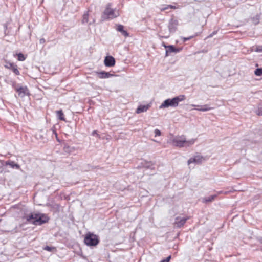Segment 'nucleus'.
Returning a JSON list of instances; mask_svg holds the SVG:
<instances>
[{"instance_id":"nucleus-24","label":"nucleus","mask_w":262,"mask_h":262,"mask_svg":"<svg viewBox=\"0 0 262 262\" xmlns=\"http://www.w3.org/2000/svg\"><path fill=\"white\" fill-rule=\"evenodd\" d=\"M254 74L258 76H260L262 75V68H257L254 71Z\"/></svg>"},{"instance_id":"nucleus-34","label":"nucleus","mask_w":262,"mask_h":262,"mask_svg":"<svg viewBox=\"0 0 262 262\" xmlns=\"http://www.w3.org/2000/svg\"><path fill=\"white\" fill-rule=\"evenodd\" d=\"M227 193H228L227 192H223V191H220L217 192V195L220 194H222V193L227 194Z\"/></svg>"},{"instance_id":"nucleus-7","label":"nucleus","mask_w":262,"mask_h":262,"mask_svg":"<svg viewBox=\"0 0 262 262\" xmlns=\"http://www.w3.org/2000/svg\"><path fill=\"white\" fill-rule=\"evenodd\" d=\"M104 63L106 67H113L115 64V59L112 56H107L105 57Z\"/></svg>"},{"instance_id":"nucleus-23","label":"nucleus","mask_w":262,"mask_h":262,"mask_svg":"<svg viewBox=\"0 0 262 262\" xmlns=\"http://www.w3.org/2000/svg\"><path fill=\"white\" fill-rule=\"evenodd\" d=\"M144 167L145 168H147V169H154V167L153 166V164H152V163L151 162L146 163L145 164V165L144 166Z\"/></svg>"},{"instance_id":"nucleus-21","label":"nucleus","mask_w":262,"mask_h":262,"mask_svg":"<svg viewBox=\"0 0 262 262\" xmlns=\"http://www.w3.org/2000/svg\"><path fill=\"white\" fill-rule=\"evenodd\" d=\"M43 249L49 252H55L56 251V249L55 247L46 246V247L43 248Z\"/></svg>"},{"instance_id":"nucleus-8","label":"nucleus","mask_w":262,"mask_h":262,"mask_svg":"<svg viewBox=\"0 0 262 262\" xmlns=\"http://www.w3.org/2000/svg\"><path fill=\"white\" fill-rule=\"evenodd\" d=\"M95 73L98 76V77L100 79H105L108 78L110 77L114 76L115 75L111 74L109 72H107L105 71H95Z\"/></svg>"},{"instance_id":"nucleus-6","label":"nucleus","mask_w":262,"mask_h":262,"mask_svg":"<svg viewBox=\"0 0 262 262\" xmlns=\"http://www.w3.org/2000/svg\"><path fill=\"white\" fill-rule=\"evenodd\" d=\"M205 160V158L200 155H196L193 158H190L187 163L189 165L191 163H194L196 164H201L203 161Z\"/></svg>"},{"instance_id":"nucleus-17","label":"nucleus","mask_w":262,"mask_h":262,"mask_svg":"<svg viewBox=\"0 0 262 262\" xmlns=\"http://www.w3.org/2000/svg\"><path fill=\"white\" fill-rule=\"evenodd\" d=\"M27 89L26 87H20L17 89V91L19 95H20L21 97H24L26 93V91Z\"/></svg>"},{"instance_id":"nucleus-31","label":"nucleus","mask_w":262,"mask_h":262,"mask_svg":"<svg viewBox=\"0 0 262 262\" xmlns=\"http://www.w3.org/2000/svg\"><path fill=\"white\" fill-rule=\"evenodd\" d=\"M171 259V256H168L166 258L161 260L160 262H169Z\"/></svg>"},{"instance_id":"nucleus-1","label":"nucleus","mask_w":262,"mask_h":262,"mask_svg":"<svg viewBox=\"0 0 262 262\" xmlns=\"http://www.w3.org/2000/svg\"><path fill=\"white\" fill-rule=\"evenodd\" d=\"M186 96L180 95L172 99H167L164 100L159 106L160 109L167 108L169 107H177L179 103L185 100Z\"/></svg>"},{"instance_id":"nucleus-20","label":"nucleus","mask_w":262,"mask_h":262,"mask_svg":"<svg viewBox=\"0 0 262 262\" xmlns=\"http://www.w3.org/2000/svg\"><path fill=\"white\" fill-rule=\"evenodd\" d=\"M6 165L10 166L12 168H15L16 169H18L19 168V166L18 164L15 163L13 161H8L6 162Z\"/></svg>"},{"instance_id":"nucleus-35","label":"nucleus","mask_w":262,"mask_h":262,"mask_svg":"<svg viewBox=\"0 0 262 262\" xmlns=\"http://www.w3.org/2000/svg\"><path fill=\"white\" fill-rule=\"evenodd\" d=\"M92 135L93 136H95V135H97V136H98V134H97L96 130H94L93 132H92Z\"/></svg>"},{"instance_id":"nucleus-39","label":"nucleus","mask_w":262,"mask_h":262,"mask_svg":"<svg viewBox=\"0 0 262 262\" xmlns=\"http://www.w3.org/2000/svg\"><path fill=\"white\" fill-rule=\"evenodd\" d=\"M189 40V38H184V41H186V40Z\"/></svg>"},{"instance_id":"nucleus-36","label":"nucleus","mask_w":262,"mask_h":262,"mask_svg":"<svg viewBox=\"0 0 262 262\" xmlns=\"http://www.w3.org/2000/svg\"><path fill=\"white\" fill-rule=\"evenodd\" d=\"M40 43H43L45 42V39L44 38H41L39 40Z\"/></svg>"},{"instance_id":"nucleus-13","label":"nucleus","mask_w":262,"mask_h":262,"mask_svg":"<svg viewBox=\"0 0 262 262\" xmlns=\"http://www.w3.org/2000/svg\"><path fill=\"white\" fill-rule=\"evenodd\" d=\"M150 107V104L147 105H140L137 108L136 112L137 114H140L142 112H145Z\"/></svg>"},{"instance_id":"nucleus-2","label":"nucleus","mask_w":262,"mask_h":262,"mask_svg":"<svg viewBox=\"0 0 262 262\" xmlns=\"http://www.w3.org/2000/svg\"><path fill=\"white\" fill-rule=\"evenodd\" d=\"M112 4L108 3L107 4L106 8L102 14L101 19L102 20L107 19H112L119 16V10L117 9L112 8Z\"/></svg>"},{"instance_id":"nucleus-26","label":"nucleus","mask_w":262,"mask_h":262,"mask_svg":"<svg viewBox=\"0 0 262 262\" xmlns=\"http://www.w3.org/2000/svg\"><path fill=\"white\" fill-rule=\"evenodd\" d=\"M256 114L259 115H262V103L258 105L257 110L256 111Z\"/></svg>"},{"instance_id":"nucleus-30","label":"nucleus","mask_w":262,"mask_h":262,"mask_svg":"<svg viewBox=\"0 0 262 262\" xmlns=\"http://www.w3.org/2000/svg\"><path fill=\"white\" fill-rule=\"evenodd\" d=\"M154 133L155 134V136H159L161 135V134L160 130L158 129H156L154 130Z\"/></svg>"},{"instance_id":"nucleus-18","label":"nucleus","mask_w":262,"mask_h":262,"mask_svg":"<svg viewBox=\"0 0 262 262\" xmlns=\"http://www.w3.org/2000/svg\"><path fill=\"white\" fill-rule=\"evenodd\" d=\"M63 150L66 152L71 153L74 151V148L68 145H65L63 148Z\"/></svg>"},{"instance_id":"nucleus-25","label":"nucleus","mask_w":262,"mask_h":262,"mask_svg":"<svg viewBox=\"0 0 262 262\" xmlns=\"http://www.w3.org/2000/svg\"><path fill=\"white\" fill-rule=\"evenodd\" d=\"M11 69L16 75H19L20 74L19 71H18L17 67L16 65H14Z\"/></svg>"},{"instance_id":"nucleus-16","label":"nucleus","mask_w":262,"mask_h":262,"mask_svg":"<svg viewBox=\"0 0 262 262\" xmlns=\"http://www.w3.org/2000/svg\"><path fill=\"white\" fill-rule=\"evenodd\" d=\"M217 196V194L210 195L209 196L205 197L203 199V202L204 203L211 202L213 201Z\"/></svg>"},{"instance_id":"nucleus-14","label":"nucleus","mask_w":262,"mask_h":262,"mask_svg":"<svg viewBox=\"0 0 262 262\" xmlns=\"http://www.w3.org/2000/svg\"><path fill=\"white\" fill-rule=\"evenodd\" d=\"M116 30L121 33L122 35L125 37L128 36L129 34L127 32L124 30V26L122 25H117Z\"/></svg>"},{"instance_id":"nucleus-32","label":"nucleus","mask_w":262,"mask_h":262,"mask_svg":"<svg viewBox=\"0 0 262 262\" xmlns=\"http://www.w3.org/2000/svg\"><path fill=\"white\" fill-rule=\"evenodd\" d=\"M257 240L260 243L262 244V236H258L257 237Z\"/></svg>"},{"instance_id":"nucleus-41","label":"nucleus","mask_w":262,"mask_h":262,"mask_svg":"<svg viewBox=\"0 0 262 262\" xmlns=\"http://www.w3.org/2000/svg\"><path fill=\"white\" fill-rule=\"evenodd\" d=\"M193 37V36H190L189 37H187L188 38H189V40L191 39Z\"/></svg>"},{"instance_id":"nucleus-33","label":"nucleus","mask_w":262,"mask_h":262,"mask_svg":"<svg viewBox=\"0 0 262 262\" xmlns=\"http://www.w3.org/2000/svg\"><path fill=\"white\" fill-rule=\"evenodd\" d=\"M217 33V31H214L212 33H211L209 36H208V37H212L214 35L216 34Z\"/></svg>"},{"instance_id":"nucleus-37","label":"nucleus","mask_w":262,"mask_h":262,"mask_svg":"<svg viewBox=\"0 0 262 262\" xmlns=\"http://www.w3.org/2000/svg\"><path fill=\"white\" fill-rule=\"evenodd\" d=\"M4 28H5V29H6L7 28V24H5L4 25Z\"/></svg>"},{"instance_id":"nucleus-38","label":"nucleus","mask_w":262,"mask_h":262,"mask_svg":"<svg viewBox=\"0 0 262 262\" xmlns=\"http://www.w3.org/2000/svg\"><path fill=\"white\" fill-rule=\"evenodd\" d=\"M169 6L170 8H176V7H175V6H171V5H169Z\"/></svg>"},{"instance_id":"nucleus-15","label":"nucleus","mask_w":262,"mask_h":262,"mask_svg":"<svg viewBox=\"0 0 262 262\" xmlns=\"http://www.w3.org/2000/svg\"><path fill=\"white\" fill-rule=\"evenodd\" d=\"M37 214V213H31L29 215H26L25 219L28 222L33 224V221L36 220Z\"/></svg>"},{"instance_id":"nucleus-4","label":"nucleus","mask_w":262,"mask_h":262,"mask_svg":"<svg viewBox=\"0 0 262 262\" xmlns=\"http://www.w3.org/2000/svg\"><path fill=\"white\" fill-rule=\"evenodd\" d=\"M84 242L87 246H96L99 244V239L98 236L93 233H89L86 234Z\"/></svg>"},{"instance_id":"nucleus-19","label":"nucleus","mask_w":262,"mask_h":262,"mask_svg":"<svg viewBox=\"0 0 262 262\" xmlns=\"http://www.w3.org/2000/svg\"><path fill=\"white\" fill-rule=\"evenodd\" d=\"M56 114H57V116L58 118H59V119L62 120V121H65V118L64 117V114L61 110L56 111Z\"/></svg>"},{"instance_id":"nucleus-28","label":"nucleus","mask_w":262,"mask_h":262,"mask_svg":"<svg viewBox=\"0 0 262 262\" xmlns=\"http://www.w3.org/2000/svg\"><path fill=\"white\" fill-rule=\"evenodd\" d=\"M254 50L256 52H262V45L256 46Z\"/></svg>"},{"instance_id":"nucleus-9","label":"nucleus","mask_w":262,"mask_h":262,"mask_svg":"<svg viewBox=\"0 0 262 262\" xmlns=\"http://www.w3.org/2000/svg\"><path fill=\"white\" fill-rule=\"evenodd\" d=\"M188 219V217H181L178 216L175 219L174 224L177 227L180 228L185 224Z\"/></svg>"},{"instance_id":"nucleus-5","label":"nucleus","mask_w":262,"mask_h":262,"mask_svg":"<svg viewBox=\"0 0 262 262\" xmlns=\"http://www.w3.org/2000/svg\"><path fill=\"white\" fill-rule=\"evenodd\" d=\"M49 218L44 214H38L36 219L33 221V224L35 225H41L48 222Z\"/></svg>"},{"instance_id":"nucleus-27","label":"nucleus","mask_w":262,"mask_h":262,"mask_svg":"<svg viewBox=\"0 0 262 262\" xmlns=\"http://www.w3.org/2000/svg\"><path fill=\"white\" fill-rule=\"evenodd\" d=\"M17 56H18V60L19 61H23L25 60L26 59L25 56L22 53L18 54Z\"/></svg>"},{"instance_id":"nucleus-12","label":"nucleus","mask_w":262,"mask_h":262,"mask_svg":"<svg viewBox=\"0 0 262 262\" xmlns=\"http://www.w3.org/2000/svg\"><path fill=\"white\" fill-rule=\"evenodd\" d=\"M191 105L192 106L197 107L198 108L196 109V110L202 112L208 111L213 108V107H209L208 104H205L204 105L192 104Z\"/></svg>"},{"instance_id":"nucleus-29","label":"nucleus","mask_w":262,"mask_h":262,"mask_svg":"<svg viewBox=\"0 0 262 262\" xmlns=\"http://www.w3.org/2000/svg\"><path fill=\"white\" fill-rule=\"evenodd\" d=\"M14 66V64L11 62L7 63V64L5 66V67L8 69H12V68Z\"/></svg>"},{"instance_id":"nucleus-10","label":"nucleus","mask_w":262,"mask_h":262,"mask_svg":"<svg viewBox=\"0 0 262 262\" xmlns=\"http://www.w3.org/2000/svg\"><path fill=\"white\" fill-rule=\"evenodd\" d=\"M178 21L177 20L171 19L168 25V29L170 32H174L177 30Z\"/></svg>"},{"instance_id":"nucleus-40","label":"nucleus","mask_w":262,"mask_h":262,"mask_svg":"<svg viewBox=\"0 0 262 262\" xmlns=\"http://www.w3.org/2000/svg\"><path fill=\"white\" fill-rule=\"evenodd\" d=\"M163 46L165 48H166V47L168 46H166L164 42L163 43Z\"/></svg>"},{"instance_id":"nucleus-3","label":"nucleus","mask_w":262,"mask_h":262,"mask_svg":"<svg viewBox=\"0 0 262 262\" xmlns=\"http://www.w3.org/2000/svg\"><path fill=\"white\" fill-rule=\"evenodd\" d=\"M195 141V139H192L189 140H186V138L184 136H179L174 138L172 140V144L177 147H189L193 145Z\"/></svg>"},{"instance_id":"nucleus-22","label":"nucleus","mask_w":262,"mask_h":262,"mask_svg":"<svg viewBox=\"0 0 262 262\" xmlns=\"http://www.w3.org/2000/svg\"><path fill=\"white\" fill-rule=\"evenodd\" d=\"M89 15L88 13H85L83 15L82 22L83 24L86 23L88 22Z\"/></svg>"},{"instance_id":"nucleus-11","label":"nucleus","mask_w":262,"mask_h":262,"mask_svg":"<svg viewBox=\"0 0 262 262\" xmlns=\"http://www.w3.org/2000/svg\"><path fill=\"white\" fill-rule=\"evenodd\" d=\"M166 56L168 55V53H178L181 50L180 48H176L173 45H168L167 47H166Z\"/></svg>"}]
</instances>
